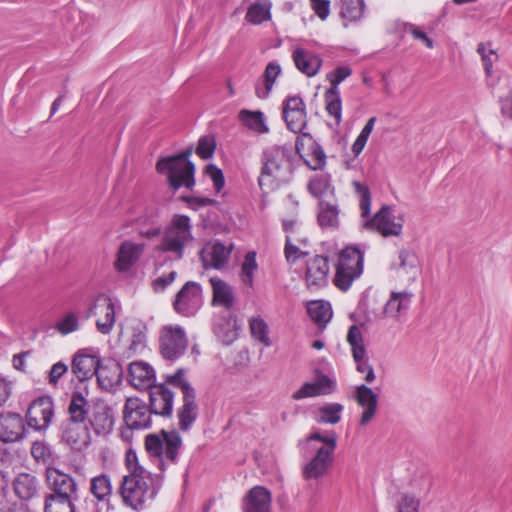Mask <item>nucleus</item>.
Returning a JSON list of instances; mask_svg holds the SVG:
<instances>
[{"label": "nucleus", "instance_id": "obj_6", "mask_svg": "<svg viewBox=\"0 0 512 512\" xmlns=\"http://www.w3.org/2000/svg\"><path fill=\"white\" fill-rule=\"evenodd\" d=\"M364 254L356 246H348L338 254L334 284L347 291L363 272Z\"/></svg>", "mask_w": 512, "mask_h": 512}, {"label": "nucleus", "instance_id": "obj_33", "mask_svg": "<svg viewBox=\"0 0 512 512\" xmlns=\"http://www.w3.org/2000/svg\"><path fill=\"white\" fill-rule=\"evenodd\" d=\"M280 73L281 67L277 62L272 61L267 64L263 74V84L257 83L255 86V94L258 98L265 99L269 96Z\"/></svg>", "mask_w": 512, "mask_h": 512}, {"label": "nucleus", "instance_id": "obj_62", "mask_svg": "<svg viewBox=\"0 0 512 512\" xmlns=\"http://www.w3.org/2000/svg\"><path fill=\"white\" fill-rule=\"evenodd\" d=\"M67 371V366L62 362L55 363L49 373L48 382L51 385H56L62 375Z\"/></svg>", "mask_w": 512, "mask_h": 512}, {"label": "nucleus", "instance_id": "obj_45", "mask_svg": "<svg viewBox=\"0 0 512 512\" xmlns=\"http://www.w3.org/2000/svg\"><path fill=\"white\" fill-rule=\"evenodd\" d=\"M364 3L363 0H342L341 1V15L348 20H357L363 14Z\"/></svg>", "mask_w": 512, "mask_h": 512}, {"label": "nucleus", "instance_id": "obj_30", "mask_svg": "<svg viewBox=\"0 0 512 512\" xmlns=\"http://www.w3.org/2000/svg\"><path fill=\"white\" fill-rule=\"evenodd\" d=\"M210 283L213 291V305L230 309L234 305L233 288L227 282L217 277H211Z\"/></svg>", "mask_w": 512, "mask_h": 512}, {"label": "nucleus", "instance_id": "obj_58", "mask_svg": "<svg viewBox=\"0 0 512 512\" xmlns=\"http://www.w3.org/2000/svg\"><path fill=\"white\" fill-rule=\"evenodd\" d=\"M419 500L411 495H404L398 502V512H418Z\"/></svg>", "mask_w": 512, "mask_h": 512}, {"label": "nucleus", "instance_id": "obj_54", "mask_svg": "<svg viewBox=\"0 0 512 512\" xmlns=\"http://www.w3.org/2000/svg\"><path fill=\"white\" fill-rule=\"evenodd\" d=\"M216 147L215 140L212 136L201 137L198 141L196 153L203 159H208L214 154Z\"/></svg>", "mask_w": 512, "mask_h": 512}, {"label": "nucleus", "instance_id": "obj_42", "mask_svg": "<svg viewBox=\"0 0 512 512\" xmlns=\"http://www.w3.org/2000/svg\"><path fill=\"white\" fill-rule=\"evenodd\" d=\"M54 403L50 396H40L28 407L26 416H53Z\"/></svg>", "mask_w": 512, "mask_h": 512}, {"label": "nucleus", "instance_id": "obj_27", "mask_svg": "<svg viewBox=\"0 0 512 512\" xmlns=\"http://www.w3.org/2000/svg\"><path fill=\"white\" fill-rule=\"evenodd\" d=\"M317 221L323 229H336L338 227L339 210L335 199L319 201Z\"/></svg>", "mask_w": 512, "mask_h": 512}, {"label": "nucleus", "instance_id": "obj_20", "mask_svg": "<svg viewBox=\"0 0 512 512\" xmlns=\"http://www.w3.org/2000/svg\"><path fill=\"white\" fill-rule=\"evenodd\" d=\"M391 268L398 276L407 277L409 282H414L421 272L417 254L405 248L399 251L398 260L391 264Z\"/></svg>", "mask_w": 512, "mask_h": 512}, {"label": "nucleus", "instance_id": "obj_34", "mask_svg": "<svg viewBox=\"0 0 512 512\" xmlns=\"http://www.w3.org/2000/svg\"><path fill=\"white\" fill-rule=\"evenodd\" d=\"M308 191L316 198L326 200L325 197L334 199L333 187L331 186V179L328 174H319L314 176L308 183Z\"/></svg>", "mask_w": 512, "mask_h": 512}, {"label": "nucleus", "instance_id": "obj_57", "mask_svg": "<svg viewBox=\"0 0 512 512\" xmlns=\"http://www.w3.org/2000/svg\"><path fill=\"white\" fill-rule=\"evenodd\" d=\"M206 174L212 180L215 190L220 192L225 184L222 171L215 165H209L206 168Z\"/></svg>", "mask_w": 512, "mask_h": 512}, {"label": "nucleus", "instance_id": "obj_11", "mask_svg": "<svg viewBox=\"0 0 512 512\" xmlns=\"http://www.w3.org/2000/svg\"><path fill=\"white\" fill-rule=\"evenodd\" d=\"M160 351L164 358L174 360L187 348L184 330L179 326H164L160 332Z\"/></svg>", "mask_w": 512, "mask_h": 512}, {"label": "nucleus", "instance_id": "obj_55", "mask_svg": "<svg viewBox=\"0 0 512 512\" xmlns=\"http://www.w3.org/2000/svg\"><path fill=\"white\" fill-rule=\"evenodd\" d=\"M310 149V155H311V161L307 162V164L313 169H321L324 167L326 163V155L324 153V150L319 146L318 144L314 143L311 145Z\"/></svg>", "mask_w": 512, "mask_h": 512}, {"label": "nucleus", "instance_id": "obj_5", "mask_svg": "<svg viewBox=\"0 0 512 512\" xmlns=\"http://www.w3.org/2000/svg\"><path fill=\"white\" fill-rule=\"evenodd\" d=\"M190 153V151H186L176 156L160 159L157 162V171L167 175L168 182L174 190L182 186L190 189L195 184V167L188 160Z\"/></svg>", "mask_w": 512, "mask_h": 512}, {"label": "nucleus", "instance_id": "obj_60", "mask_svg": "<svg viewBox=\"0 0 512 512\" xmlns=\"http://www.w3.org/2000/svg\"><path fill=\"white\" fill-rule=\"evenodd\" d=\"M177 273L171 271L168 275H163L156 278L152 285L155 292L164 291L170 284H172L176 278Z\"/></svg>", "mask_w": 512, "mask_h": 512}, {"label": "nucleus", "instance_id": "obj_3", "mask_svg": "<svg viewBox=\"0 0 512 512\" xmlns=\"http://www.w3.org/2000/svg\"><path fill=\"white\" fill-rule=\"evenodd\" d=\"M297 161L296 153L291 147L270 146L261 155V172L258 184L261 189L274 188L290 180Z\"/></svg>", "mask_w": 512, "mask_h": 512}, {"label": "nucleus", "instance_id": "obj_7", "mask_svg": "<svg viewBox=\"0 0 512 512\" xmlns=\"http://www.w3.org/2000/svg\"><path fill=\"white\" fill-rule=\"evenodd\" d=\"M181 446L182 439L176 430L162 429L159 433L148 434L145 438L147 452L161 461L176 462Z\"/></svg>", "mask_w": 512, "mask_h": 512}, {"label": "nucleus", "instance_id": "obj_9", "mask_svg": "<svg viewBox=\"0 0 512 512\" xmlns=\"http://www.w3.org/2000/svg\"><path fill=\"white\" fill-rule=\"evenodd\" d=\"M363 228L376 231L383 237L399 236L403 229V219L396 217L392 207L384 205L372 218L363 222Z\"/></svg>", "mask_w": 512, "mask_h": 512}, {"label": "nucleus", "instance_id": "obj_51", "mask_svg": "<svg viewBox=\"0 0 512 512\" xmlns=\"http://www.w3.org/2000/svg\"><path fill=\"white\" fill-rule=\"evenodd\" d=\"M296 239L293 235H286V244H285V257L288 262L295 263L298 259L306 256L308 253L302 251L296 244H294V241Z\"/></svg>", "mask_w": 512, "mask_h": 512}, {"label": "nucleus", "instance_id": "obj_61", "mask_svg": "<svg viewBox=\"0 0 512 512\" xmlns=\"http://www.w3.org/2000/svg\"><path fill=\"white\" fill-rule=\"evenodd\" d=\"M127 430H142L151 426V418H123Z\"/></svg>", "mask_w": 512, "mask_h": 512}, {"label": "nucleus", "instance_id": "obj_19", "mask_svg": "<svg viewBox=\"0 0 512 512\" xmlns=\"http://www.w3.org/2000/svg\"><path fill=\"white\" fill-rule=\"evenodd\" d=\"M272 495L264 486L252 487L242 499L243 512H272Z\"/></svg>", "mask_w": 512, "mask_h": 512}, {"label": "nucleus", "instance_id": "obj_24", "mask_svg": "<svg viewBox=\"0 0 512 512\" xmlns=\"http://www.w3.org/2000/svg\"><path fill=\"white\" fill-rule=\"evenodd\" d=\"M148 391L151 412L159 416H170L173 406V393L164 385H155Z\"/></svg>", "mask_w": 512, "mask_h": 512}, {"label": "nucleus", "instance_id": "obj_40", "mask_svg": "<svg viewBox=\"0 0 512 512\" xmlns=\"http://www.w3.org/2000/svg\"><path fill=\"white\" fill-rule=\"evenodd\" d=\"M258 269L256 252L249 251L241 264L240 279L248 287L254 286V275Z\"/></svg>", "mask_w": 512, "mask_h": 512}, {"label": "nucleus", "instance_id": "obj_53", "mask_svg": "<svg viewBox=\"0 0 512 512\" xmlns=\"http://www.w3.org/2000/svg\"><path fill=\"white\" fill-rule=\"evenodd\" d=\"M31 455L37 462H43L50 466L51 451L50 448L42 442H34L31 447Z\"/></svg>", "mask_w": 512, "mask_h": 512}, {"label": "nucleus", "instance_id": "obj_46", "mask_svg": "<svg viewBox=\"0 0 512 512\" xmlns=\"http://www.w3.org/2000/svg\"><path fill=\"white\" fill-rule=\"evenodd\" d=\"M355 193L360 197L359 207L361 211V217L367 218L370 214L371 209V195L369 188L358 181L352 183Z\"/></svg>", "mask_w": 512, "mask_h": 512}, {"label": "nucleus", "instance_id": "obj_47", "mask_svg": "<svg viewBox=\"0 0 512 512\" xmlns=\"http://www.w3.org/2000/svg\"><path fill=\"white\" fill-rule=\"evenodd\" d=\"M55 328L62 335L70 334L79 329V319L75 313H67L56 323Z\"/></svg>", "mask_w": 512, "mask_h": 512}, {"label": "nucleus", "instance_id": "obj_38", "mask_svg": "<svg viewBox=\"0 0 512 512\" xmlns=\"http://www.w3.org/2000/svg\"><path fill=\"white\" fill-rule=\"evenodd\" d=\"M357 401L363 408L361 416H374L377 408V395L372 389L362 385L357 389Z\"/></svg>", "mask_w": 512, "mask_h": 512}, {"label": "nucleus", "instance_id": "obj_13", "mask_svg": "<svg viewBox=\"0 0 512 512\" xmlns=\"http://www.w3.org/2000/svg\"><path fill=\"white\" fill-rule=\"evenodd\" d=\"M174 309L183 316L194 315L202 305L201 287L198 283L189 281L177 293Z\"/></svg>", "mask_w": 512, "mask_h": 512}, {"label": "nucleus", "instance_id": "obj_15", "mask_svg": "<svg viewBox=\"0 0 512 512\" xmlns=\"http://www.w3.org/2000/svg\"><path fill=\"white\" fill-rule=\"evenodd\" d=\"M283 118L289 130L300 133L307 124L306 106L299 96H288L283 101Z\"/></svg>", "mask_w": 512, "mask_h": 512}, {"label": "nucleus", "instance_id": "obj_64", "mask_svg": "<svg viewBox=\"0 0 512 512\" xmlns=\"http://www.w3.org/2000/svg\"><path fill=\"white\" fill-rule=\"evenodd\" d=\"M501 114L504 117L512 119V89L508 95L500 99Z\"/></svg>", "mask_w": 512, "mask_h": 512}, {"label": "nucleus", "instance_id": "obj_56", "mask_svg": "<svg viewBox=\"0 0 512 512\" xmlns=\"http://www.w3.org/2000/svg\"><path fill=\"white\" fill-rule=\"evenodd\" d=\"M314 13L321 19L326 20L330 14L329 0H309Z\"/></svg>", "mask_w": 512, "mask_h": 512}, {"label": "nucleus", "instance_id": "obj_44", "mask_svg": "<svg viewBox=\"0 0 512 512\" xmlns=\"http://www.w3.org/2000/svg\"><path fill=\"white\" fill-rule=\"evenodd\" d=\"M76 498L56 499L45 497L44 512H76L74 500Z\"/></svg>", "mask_w": 512, "mask_h": 512}, {"label": "nucleus", "instance_id": "obj_36", "mask_svg": "<svg viewBox=\"0 0 512 512\" xmlns=\"http://www.w3.org/2000/svg\"><path fill=\"white\" fill-rule=\"evenodd\" d=\"M307 312L318 325H325L332 318V309L328 302L322 300L311 301L307 304Z\"/></svg>", "mask_w": 512, "mask_h": 512}, {"label": "nucleus", "instance_id": "obj_23", "mask_svg": "<svg viewBox=\"0 0 512 512\" xmlns=\"http://www.w3.org/2000/svg\"><path fill=\"white\" fill-rule=\"evenodd\" d=\"M334 382L325 375H320L311 382H305L292 394L294 400L317 397L330 394L334 389Z\"/></svg>", "mask_w": 512, "mask_h": 512}, {"label": "nucleus", "instance_id": "obj_59", "mask_svg": "<svg viewBox=\"0 0 512 512\" xmlns=\"http://www.w3.org/2000/svg\"><path fill=\"white\" fill-rule=\"evenodd\" d=\"M126 466L129 470V474H140L141 471H148L138 463L137 454L135 451L129 449L126 452L125 457Z\"/></svg>", "mask_w": 512, "mask_h": 512}, {"label": "nucleus", "instance_id": "obj_50", "mask_svg": "<svg viewBox=\"0 0 512 512\" xmlns=\"http://www.w3.org/2000/svg\"><path fill=\"white\" fill-rule=\"evenodd\" d=\"M352 74V70L348 66H340L335 70L327 74V80L330 82L331 86L328 90L340 91L338 86L339 84L348 78Z\"/></svg>", "mask_w": 512, "mask_h": 512}, {"label": "nucleus", "instance_id": "obj_39", "mask_svg": "<svg viewBox=\"0 0 512 512\" xmlns=\"http://www.w3.org/2000/svg\"><path fill=\"white\" fill-rule=\"evenodd\" d=\"M90 491L97 500H109L112 493L110 478L106 474L93 477Z\"/></svg>", "mask_w": 512, "mask_h": 512}, {"label": "nucleus", "instance_id": "obj_25", "mask_svg": "<svg viewBox=\"0 0 512 512\" xmlns=\"http://www.w3.org/2000/svg\"><path fill=\"white\" fill-rule=\"evenodd\" d=\"M292 58L297 69L308 77L315 76L322 65L318 55L300 47L294 49Z\"/></svg>", "mask_w": 512, "mask_h": 512}, {"label": "nucleus", "instance_id": "obj_10", "mask_svg": "<svg viewBox=\"0 0 512 512\" xmlns=\"http://www.w3.org/2000/svg\"><path fill=\"white\" fill-rule=\"evenodd\" d=\"M45 481L48 489L52 492L45 497L56 499L76 498L77 484L73 477L59 469L47 466L45 471Z\"/></svg>", "mask_w": 512, "mask_h": 512}, {"label": "nucleus", "instance_id": "obj_14", "mask_svg": "<svg viewBox=\"0 0 512 512\" xmlns=\"http://www.w3.org/2000/svg\"><path fill=\"white\" fill-rule=\"evenodd\" d=\"M88 315L97 317L96 326L99 332L109 334L115 323V307L112 299L105 294L98 295Z\"/></svg>", "mask_w": 512, "mask_h": 512}, {"label": "nucleus", "instance_id": "obj_52", "mask_svg": "<svg viewBox=\"0 0 512 512\" xmlns=\"http://www.w3.org/2000/svg\"><path fill=\"white\" fill-rule=\"evenodd\" d=\"M146 413L145 404L136 397L127 398L123 416H144Z\"/></svg>", "mask_w": 512, "mask_h": 512}, {"label": "nucleus", "instance_id": "obj_31", "mask_svg": "<svg viewBox=\"0 0 512 512\" xmlns=\"http://www.w3.org/2000/svg\"><path fill=\"white\" fill-rule=\"evenodd\" d=\"M143 251L141 245L124 242L119 248L115 266L119 271H127L139 258Z\"/></svg>", "mask_w": 512, "mask_h": 512}, {"label": "nucleus", "instance_id": "obj_12", "mask_svg": "<svg viewBox=\"0 0 512 512\" xmlns=\"http://www.w3.org/2000/svg\"><path fill=\"white\" fill-rule=\"evenodd\" d=\"M347 342L351 346L352 356L356 363L357 371L364 374L366 382L371 383L375 379V374L372 366L368 363L362 332L358 326L352 325L349 328Z\"/></svg>", "mask_w": 512, "mask_h": 512}, {"label": "nucleus", "instance_id": "obj_41", "mask_svg": "<svg viewBox=\"0 0 512 512\" xmlns=\"http://www.w3.org/2000/svg\"><path fill=\"white\" fill-rule=\"evenodd\" d=\"M327 113L335 119L336 124L342 120V103L340 91L327 90L324 94Z\"/></svg>", "mask_w": 512, "mask_h": 512}, {"label": "nucleus", "instance_id": "obj_16", "mask_svg": "<svg viewBox=\"0 0 512 512\" xmlns=\"http://www.w3.org/2000/svg\"><path fill=\"white\" fill-rule=\"evenodd\" d=\"M126 379L133 388L148 391L155 386L156 372L148 362L137 360L128 365Z\"/></svg>", "mask_w": 512, "mask_h": 512}, {"label": "nucleus", "instance_id": "obj_22", "mask_svg": "<svg viewBox=\"0 0 512 512\" xmlns=\"http://www.w3.org/2000/svg\"><path fill=\"white\" fill-rule=\"evenodd\" d=\"M94 375L99 386L109 391L121 381L123 370L120 363L115 360L100 361Z\"/></svg>", "mask_w": 512, "mask_h": 512}, {"label": "nucleus", "instance_id": "obj_29", "mask_svg": "<svg viewBox=\"0 0 512 512\" xmlns=\"http://www.w3.org/2000/svg\"><path fill=\"white\" fill-rule=\"evenodd\" d=\"M99 363L95 356L77 353L72 362V372L80 381H84L95 374Z\"/></svg>", "mask_w": 512, "mask_h": 512}, {"label": "nucleus", "instance_id": "obj_28", "mask_svg": "<svg viewBox=\"0 0 512 512\" xmlns=\"http://www.w3.org/2000/svg\"><path fill=\"white\" fill-rule=\"evenodd\" d=\"M15 494L22 500H30L38 495L39 481L30 473H20L13 481Z\"/></svg>", "mask_w": 512, "mask_h": 512}, {"label": "nucleus", "instance_id": "obj_18", "mask_svg": "<svg viewBox=\"0 0 512 512\" xmlns=\"http://www.w3.org/2000/svg\"><path fill=\"white\" fill-rule=\"evenodd\" d=\"M412 296V293L408 291H392L382 309L372 312L373 319L375 321H381L387 318L397 319L402 312H405L409 308Z\"/></svg>", "mask_w": 512, "mask_h": 512}, {"label": "nucleus", "instance_id": "obj_63", "mask_svg": "<svg viewBox=\"0 0 512 512\" xmlns=\"http://www.w3.org/2000/svg\"><path fill=\"white\" fill-rule=\"evenodd\" d=\"M406 31L410 33L415 39L422 41L428 48H433V41L419 27L410 24L406 28Z\"/></svg>", "mask_w": 512, "mask_h": 512}, {"label": "nucleus", "instance_id": "obj_2", "mask_svg": "<svg viewBox=\"0 0 512 512\" xmlns=\"http://www.w3.org/2000/svg\"><path fill=\"white\" fill-rule=\"evenodd\" d=\"M163 485V475L150 471L125 475L119 487V494L125 506L140 512L149 508Z\"/></svg>", "mask_w": 512, "mask_h": 512}, {"label": "nucleus", "instance_id": "obj_48", "mask_svg": "<svg viewBox=\"0 0 512 512\" xmlns=\"http://www.w3.org/2000/svg\"><path fill=\"white\" fill-rule=\"evenodd\" d=\"M478 53L481 55L482 63L487 75L492 73L493 64L498 60V55L490 45L480 43L477 48Z\"/></svg>", "mask_w": 512, "mask_h": 512}, {"label": "nucleus", "instance_id": "obj_21", "mask_svg": "<svg viewBox=\"0 0 512 512\" xmlns=\"http://www.w3.org/2000/svg\"><path fill=\"white\" fill-rule=\"evenodd\" d=\"M232 247H227L221 242L208 243L200 251V258L204 267L222 269L228 262Z\"/></svg>", "mask_w": 512, "mask_h": 512}, {"label": "nucleus", "instance_id": "obj_43", "mask_svg": "<svg viewBox=\"0 0 512 512\" xmlns=\"http://www.w3.org/2000/svg\"><path fill=\"white\" fill-rule=\"evenodd\" d=\"M91 403L84 397L81 392H74L68 406V412L71 416H85L95 413L91 409Z\"/></svg>", "mask_w": 512, "mask_h": 512}, {"label": "nucleus", "instance_id": "obj_32", "mask_svg": "<svg viewBox=\"0 0 512 512\" xmlns=\"http://www.w3.org/2000/svg\"><path fill=\"white\" fill-rule=\"evenodd\" d=\"M272 2L270 0H256L249 5L245 21L252 25H261L271 20Z\"/></svg>", "mask_w": 512, "mask_h": 512}, {"label": "nucleus", "instance_id": "obj_49", "mask_svg": "<svg viewBox=\"0 0 512 512\" xmlns=\"http://www.w3.org/2000/svg\"><path fill=\"white\" fill-rule=\"evenodd\" d=\"M195 392L189 385H184L183 405L178 416H194L197 406L195 404Z\"/></svg>", "mask_w": 512, "mask_h": 512}, {"label": "nucleus", "instance_id": "obj_1", "mask_svg": "<svg viewBox=\"0 0 512 512\" xmlns=\"http://www.w3.org/2000/svg\"><path fill=\"white\" fill-rule=\"evenodd\" d=\"M337 446V435L334 431L314 430L304 440L298 442L300 453L310 460L303 466L302 474L306 480L323 477L333 463V455Z\"/></svg>", "mask_w": 512, "mask_h": 512}, {"label": "nucleus", "instance_id": "obj_4", "mask_svg": "<svg viewBox=\"0 0 512 512\" xmlns=\"http://www.w3.org/2000/svg\"><path fill=\"white\" fill-rule=\"evenodd\" d=\"M194 239L191 218L185 214H174L162 229L155 250L174 260H181Z\"/></svg>", "mask_w": 512, "mask_h": 512}, {"label": "nucleus", "instance_id": "obj_37", "mask_svg": "<svg viewBox=\"0 0 512 512\" xmlns=\"http://www.w3.org/2000/svg\"><path fill=\"white\" fill-rule=\"evenodd\" d=\"M238 117L243 125L255 132L260 134L268 132L262 112L243 109L239 112Z\"/></svg>", "mask_w": 512, "mask_h": 512}, {"label": "nucleus", "instance_id": "obj_35", "mask_svg": "<svg viewBox=\"0 0 512 512\" xmlns=\"http://www.w3.org/2000/svg\"><path fill=\"white\" fill-rule=\"evenodd\" d=\"M249 330L251 337L264 347H270L272 340L270 338V328L267 322L261 316H253L249 319Z\"/></svg>", "mask_w": 512, "mask_h": 512}, {"label": "nucleus", "instance_id": "obj_8", "mask_svg": "<svg viewBox=\"0 0 512 512\" xmlns=\"http://www.w3.org/2000/svg\"><path fill=\"white\" fill-rule=\"evenodd\" d=\"M52 418H0V439L3 442H16L30 429H46Z\"/></svg>", "mask_w": 512, "mask_h": 512}, {"label": "nucleus", "instance_id": "obj_17", "mask_svg": "<svg viewBox=\"0 0 512 512\" xmlns=\"http://www.w3.org/2000/svg\"><path fill=\"white\" fill-rule=\"evenodd\" d=\"M91 418H68L64 424L63 438L73 448L81 449L89 442L88 425Z\"/></svg>", "mask_w": 512, "mask_h": 512}, {"label": "nucleus", "instance_id": "obj_26", "mask_svg": "<svg viewBox=\"0 0 512 512\" xmlns=\"http://www.w3.org/2000/svg\"><path fill=\"white\" fill-rule=\"evenodd\" d=\"M329 273L328 259L315 256L307 263L306 281L309 286L320 287L326 284Z\"/></svg>", "mask_w": 512, "mask_h": 512}]
</instances>
